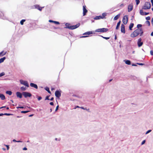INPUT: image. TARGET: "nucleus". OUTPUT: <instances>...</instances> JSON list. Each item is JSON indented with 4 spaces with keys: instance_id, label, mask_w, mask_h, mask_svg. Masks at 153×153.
<instances>
[{
    "instance_id": "nucleus-60",
    "label": "nucleus",
    "mask_w": 153,
    "mask_h": 153,
    "mask_svg": "<svg viewBox=\"0 0 153 153\" xmlns=\"http://www.w3.org/2000/svg\"><path fill=\"white\" fill-rule=\"evenodd\" d=\"M54 100V98L53 97H52L49 100L51 101H53Z\"/></svg>"
},
{
    "instance_id": "nucleus-19",
    "label": "nucleus",
    "mask_w": 153,
    "mask_h": 153,
    "mask_svg": "<svg viewBox=\"0 0 153 153\" xmlns=\"http://www.w3.org/2000/svg\"><path fill=\"white\" fill-rule=\"evenodd\" d=\"M71 24L68 23H66L65 24V28H68L70 29V28Z\"/></svg>"
},
{
    "instance_id": "nucleus-44",
    "label": "nucleus",
    "mask_w": 153,
    "mask_h": 153,
    "mask_svg": "<svg viewBox=\"0 0 153 153\" xmlns=\"http://www.w3.org/2000/svg\"><path fill=\"white\" fill-rule=\"evenodd\" d=\"M54 23L55 24H56V25H59V24H60L59 22L56 21H54Z\"/></svg>"
},
{
    "instance_id": "nucleus-45",
    "label": "nucleus",
    "mask_w": 153,
    "mask_h": 153,
    "mask_svg": "<svg viewBox=\"0 0 153 153\" xmlns=\"http://www.w3.org/2000/svg\"><path fill=\"white\" fill-rule=\"evenodd\" d=\"M4 145L6 147H7V150H8L10 148V147H9V145H5V144H4Z\"/></svg>"
},
{
    "instance_id": "nucleus-42",
    "label": "nucleus",
    "mask_w": 153,
    "mask_h": 153,
    "mask_svg": "<svg viewBox=\"0 0 153 153\" xmlns=\"http://www.w3.org/2000/svg\"><path fill=\"white\" fill-rule=\"evenodd\" d=\"M135 1L136 2V4L137 5H138L140 2V1L139 0H135Z\"/></svg>"
},
{
    "instance_id": "nucleus-12",
    "label": "nucleus",
    "mask_w": 153,
    "mask_h": 153,
    "mask_svg": "<svg viewBox=\"0 0 153 153\" xmlns=\"http://www.w3.org/2000/svg\"><path fill=\"white\" fill-rule=\"evenodd\" d=\"M121 31L122 33H125V26L123 24L121 25Z\"/></svg>"
},
{
    "instance_id": "nucleus-17",
    "label": "nucleus",
    "mask_w": 153,
    "mask_h": 153,
    "mask_svg": "<svg viewBox=\"0 0 153 153\" xmlns=\"http://www.w3.org/2000/svg\"><path fill=\"white\" fill-rule=\"evenodd\" d=\"M94 33V31H89L86 32L83 34V35H89L91 34Z\"/></svg>"
},
{
    "instance_id": "nucleus-24",
    "label": "nucleus",
    "mask_w": 153,
    "mask_h": 153,
    "mask_svg": "<svg viewBox=\"0 0 153 153\" xmlns=\"http://www.w3.org/2000/svg\"><path fill=\"white\" fill-rule=\"evenodd\" d=\"M94 19L95 20H98L100 19H102V16H97L95 17L94 18Z\"/></svg>"
},
{
    "instance_id": "nucleus-6",
    "label": "nucleus",
    "mask_w": 153,
    "mask_h": 153,
    "mask_svg": "<svg viewBox=\"0 0 153 153\" xmlns=\"http://www.w3.org/2000/svg\"><path fill=\"white\" fill-rule=\"evenodd\" d=\"M128 20V15H125L123 17L122 21L124 25H126L127 24Z\"/></svg>"
},
{
    "instance_id": "nucleus-54",
    "label": "nucleus",
    "mask_w": 153,
    "mask_h": 153,
    "mask_svg": "<svg viewBox=\"0 0 153 153\" xmlns=\"http://www.w3.org/2000/svg\"><path fill=\"white\" fill-rule=\"evenodd\" d=\"M48 21L49 22H51V23H54V21L52 20H49Z\"/></svg>"
},
{
    "instance_id": "nucleus-61",
    "label": "nucleus",
    "mask_w": 153,
    "mask_h": 153,
    "mask_svg": "<svg viewBox=\"0 0 153 153\" xmlns=\"http://www.w3.org/2000/svg\"><path fill=\"white\" fill-rule=\"evenodd\" d=\"M3 115H4V114L0 113V116H2Z\"/></svg>"
},
{
    "instance_id": "nucleus-40",
    "label": "nucleus",
    "mask_w": 153,
    "mask_h": 153,
    "mask_svg": "<svg viewBox=\"0 0 153 153\" xmlns=\"http://www.w3.org/2000/svg\"><path fill=\"white\" fill-rule=\"evenodd\" d=\"M50 96V95H48V96H47L46 97H45V100H50V99H49V97Z\"/></svg>"
},
{
    "instance_id": "nucleus-51",
    "label": "nucleus",
    "mask_w": 153,
    "mask_h": 153,
    "mask_svg": "<svg viewBox=\"0 0 153 153\" xmlns=\"http://www.w3.org/2000/svg\"><path fill=\"white\" fill-rule=\"evenodd\" d=\"M80 108H81L83 110H87L86 108H84V107H82V106L80 107Z\"/></svg>"
},
{
    "instance_id": "nucleus-15",
    "label": "nucleus",
    "mask_w": 153,
    "mask_h": 153,
    "mask_svg": "<svg viewBox=\"0 0 153 153\" xmlns=\"http://www.w3.org/2000/svg\"><path fill=\"white\" fill-rule=\"evenodd\" d=\"M133 5L132 4H130L128 5V12H131L133 9Z\"/></svg>"
},
{
    "instance_id": "nucleus-53",
    "label": "nucleus",
    "mask_w": 153,
    "mask_h": 153,
    "mask_svg": "<svg viewBox=\"0 0 153 153\" xmlns=\"http://www.w3.org/2000/svg\"><path fill=\"white\" fill-rule=\"evenodd\" d=\"M137 63H136V64L132 63V66H137Z\"/></svg>"
},
{
    "instance_id": "nucleus-29",
    "label": "nucleus",
    "mask_w": 153,
    "mask_h": 153,
    "mask_svg": "<svg viewBox=\"0 0 153 153\" xmlns=\"http://www.w3.org/2000/svg\"><path fill=\"white\" fill-rule=\"evenodd\" d=\"M6 59L5 57H4L0 59V63H1L4 62V61Z\"/></svg>"
},
{
    "instance_id": "nucleus-48",
    "label": "nucleus",
    "mask_w": 153,
    "mask_h": 153,
    "mask_svg": "<svg viewBox=\"0 0 153 153\" xmlns=\"http://www.w3.org/2000/svg\"><path fill=\"white\" fill-rule=\"evenodd\" d=\"M59 108V105H58L56 106V109L55 110V112H56L58 110V109Z\"/></svg>"
},
{
    "instance_id": "nucleus-7",
    "label": "nucleus",
    "mask_w": 153,
    "mask_h": 153,
    "mask_svg": "<svg viewBox=\"0 0 153 153\" xmlns=\"http://www.w3.org/2000/svg\"><path fill=\"white\" fill-rule=\"evenodd\" d=\"M55 96L58 98H59L61 96V91L60 90H56L55 93Z\"/></svg>"
},
{
    "instance_id": "nucleus-35",
    "label": "nucleus",
    "mask_w": 153,
    "mask_h": 153,
    "mask_svg": "<svg viewBox=\"0 0 153 153\" xmlns=\"http://www.w3.org/2000/svg\"><path fill=\"white\" fill-rule=\"evenodd\" d=\"M100 36L101 37H102L103 39H105L106 40H108V39H110V37H104L103 36H101V35Z\"/></svg>"
},
{
    "instance_id": "nucleus-31",
    "label": "nucleus",
    "mask_w": 153,
    "mask_h": 153,
    "mask_svg": "<svg viewBox=\"0 0 153 153\" xmlns=\"http://www.w3.org/2000/svg\"><path fill=\"white\" fill-rule=\"evenodd\" d=\"M140 30H141V31H140V36H142L143 35L144 32H143V30L142 28H140Z\"/></svg>"
},
{
    "instance_id": "nucleus-8",
    "label": "nucleus",
    "mask_w": 153,
    "mask_h": 153,
    "mask_svg": "<svg viewBox=\"0 0 153 153\" xmlns=\"http://www.w3.org/2000/svg\"><path fill=\"white\" fill-rule=\"evenodd\" d=\"M80 25V23H78L75 25H71L70 29L71 30L75 29L79 27Z\"/></svg>"
},
{
    "instance_id": "nucleus-50",
    "label": "nucleus",
    "mask_w": 153,
    "mask_h": 153,
    "mask_svg": "<svg viewBox=\"0 0 153 153\" xmlns=\"http://www.w3.org/2000/svg\"><path fill=\"white\" fill-rule=\"evenodd\" d=\"M145 142H146V141L145 140L143 141L141 143V145H143L145 143Z\"/></svg>"
},
{
    "instance_id": "nucleus-25",
    "label": "nucleus",
    "mask_w": 153,
    "mask_h": 153,
    "mask_svg": "<svg viewBox=\"0 0 153 153\" xmlns=\"http://www.w3.org/2000/svg\"><path fill=\"white\" fill-rule=\"evenodd\" d=\"M134 25V23H130L129 26V28L130 30H132V28H133Z\"/></svg>"
},
{
    "instance_id": "nucleus-26",
    "label": "nucleus",
    "mask_w": 153,
    "mask_h": 153,
    "mask_svg": "<svg viewBox=\"0 0 153 153\" xmlns=\"http://www.w3.org/2000/svg\"><path fill=\"white\" fill-rule=\"evenodd\" d=\"M45 89L49 93L51 94V92L49 88L48 87H46L45 88Z\"/></svg>"
},
{
    "instance_id": "nucleus-14",
    "label": "nucleus",
    "mask_w": 153,
    "mask_h": 153,
    "mask_svg": "<svg viewBox=\"0 0 153 153\" xmlns=\"http://www.w3.org/2000/svg\"><path fill=\"white\" fill-rule=\"evenodd\" d=\"M30 86L32 87H33L36 89H37L38 88V87L37 85L34 83H30Z\"/></svg>"
},
{
    "instance_id": "nucleus-32",
    "label": "nucleus",
    "mask_w": 153,
    "mask_h": 153,
    "mask_svg": "<svg viewBox=\"0 0 153 153\" xmlns=\"http://www.w3.org/2000/svg\"><path fill=\"white\" fill-rule=\"evenodd\" d=\"M20 89L21 91H24L26 90V87L22 86L20 88Z\"/></svg>"
},
{
    "instance_id": "nucleus-63",
    "label": "nucleus",
    "mask_w": 153,
    "mask_h": 153,
    "mask_svg": "<svg viewBox=\"0 0 153 153\" xmlns=\"http://www.w3.org/2000/svg\"><path fill=\"white\" fill-rule=\"evenodd\" d=\"M6 107V106H3L0 107V109Z\"/></svg>"
},
{
    "instance_id": "nucleus-59",
    "label": "nucleus",
    "mask_w": 153,
    "mask_h": 153,
    "mask_svg": "<svg viewBox=\"0 0 153 153\" xmlns=\"http://www.w3.org/2000/svg\"><path fill=\"white\" fill-rule=\"evenodd\" d=\"M124 5L123 4H121L120 5V7H124Z\"/></svg>"
},
{
    "instance_id": "nucleus-64",
    "label": "nucleus",
    "mask_w": 153,
    "mask_h": 153,
    "mask_svg": "<svg viewBox=\"0 0 153 153\" xmlns=\"http://www.w3.org/2000/svg\"><path fill=\"white\" fill-rule=\"evenodd\" d=\"M151 36H153V31L151 33Z\"/></svg>"
},
{
    "instance_id": "nucleus-1",
    "label": "nucleus",
    "mask_w": 153,
    "mask_h": 153,
    "mask_svg": "<svg viewBox=\"0 0 153 153\" xmlns=\"http://www.w3.org/2000/svg\"><path fill=\"white\" fill-rule=\"evenodd\" d=\"M140 31L141 30H140V28L137 29L131 34V36L132 38L136 37L140 34Z\"/></svg>"
},
{
    "instance_id": "nucleus-43",
    "label": "nucleus",
    "mask_w": 153,
    "mask_h": 153,
    "mask_svg": "<svg viewBox=\"0 0 153 153\" xmlns=\"http://www.w3.org/2000/svg\"><path fill=\"white\" fill-rule=\"evenodd\" d=\"M146 23L149 26L150 25V22L149 21H146Z\"/></svg>"
},
{
    "instance_id": "nucleus-5",
    "label": "nucleus",
    "mask_w": 153,
    "mask_h": 153,
    "mask_svg": "<svg viewBox=\"0 0 153 153\" xmlns=\"http://www.w3.org/2000/svg\"><path fill=\"white\" fill-rule=\"evenodd\" d=\"M20 82L21 84L24 85L27 87H29V85L27 81L20 79Z\"/></svg>"
},
{
    "instance_id": "nucleus-23",
    "label": "nucleus",
    "mask_w": 153,
    "mask_h": 153,
    "mask_svg": "<svg viewBox=\"0 0 153 153\" xmlns=\"http://www.w3.org/2000/svg\"><path fill=\"white\" fill-rule=\"evenodd\" d=\"M120 13L118 14V15L116 16L114 18V20H116L118 19L120 17Z\"/></svg>"
},
{
    "instance_id": "nucleus-27",
    "label": "nucleus",
    "mask_w": 153,
    "mask_h": 153,
    "mask_svg": "<svg viewBox=\"0 0 153 153\" xmlns=\"http://www.w3.org/2000/svg\"><path fill=\"white\" fill-rule=\"evenodd\" d=\"M107 15V13H104L102 14V16H102V19H103L105 18H106L105 16Z\"/></svg>"
},
{
    "instance_id": "nucleus-21",
    "label": "nucleus",
    "mask_w": 153,
    "mask_h": 153,
    "mask_svg": "<svg viewBox=\"0 0 153 153\" xmlns=\"http://www.w3.org/2000/svg\"><path fill=\"white\" fill-rule=\"evenodd\" d=\"M121 22V21L120 20L119 21L118 23H117L116 27V30H118L119 28V27L120 26V23Z\"/></svg>"
},
{
    "instance_id": "nucleus-55",
    "label": "nucleus",
    "mask_w": 153,
    "mask_h": 153,
    "mask_svg": "<svg viewBox=\"0 0 153 153\" xmlns=\"http://www.w3.org/2000/svg\"><path fill=\"white\" fill-rule=\"evenodd\" d=\"M150 54L151 55L153 56V51L151 50L150 51Z\"/></svg>"
},
{
    "instance_id": "nucleus-57",
    "label": "nucleus",
    "mask_w": 153,
    "mask_h": 153,
    "mask_svg": "<svg viewBox=\"0 0 153 153\" xmlns=\"http://www.w3.org/2000/svg\"><path fill=\"white\" fill-rule=\"evenodd\" d=\"M19 108H22V109L24 108V109H25V108H26L25 107H24L23 106H19Z\"/></svg>"
},
{
    "instance_id": "nucleus-49",
    "label": "nucleus",
    "mask_w": 153,
    "mask_h": 153,
    "mask_svg": "<svg viewBox=\"0 0 153 153\" xmlns=\"http://www.w3.org/2000/svg\"><path fill=\"white\" fill-rule=\"evenodd\" d=\"M35 8V5L32 6L30 7V9H33Z\"/></svg>"
},
{
    "instance_id": "nucleus-9",
    "label": "nucleus",
    "mask_w": 153,
    "mask_h": 153,
    "mask_svg": "<svg viewBox=\"0 0 153 153\" xmlns=\"http://www.w3.org/2000/svg\"><path fill=\"white\" fill-rule=\"evenodd\" d=\"M137 44L139 47H141L143 44V42H142V39L141 38H140L138 40Z\"/></svg>"
},
{
    "instance_id": "nucleus-13",
    "label": "nucleus",
    "mask_w": 153,
    "mask_h": 153,
    "mask_svg": "<svg viewBox=\"0 0 153 153\" xmlns=\"http://www.w3.org/2000/svg\"><path fill=\"white\" fill-rule=\"evenodd\" d=\"M140 13L141 15H143V16L144 15H147L149 14V12H145L144 13L143 10L142 9H141L140 10Z\"/></svg>"
},
{
    "instance_id": "nucleus-37",
    "label": "nucleus",
    "mask_w": 153,
    "mask_h": 153,
    "mask_svg": "<svg viewBox=\"0 0 153 153\" xmlns=\"http://www.w3.org/2000/svg\"><path fill=\"white\" fill-rule=\"evenodd\" d=\"M142 26V25L140 24H138L137 25V29L140 28V27H141Z\"/></svg>"
},
{
    "instance_id": "nucleus-36",
    "label": "nucleus",
    "mask_w": 153,
    "mask_h": 153,
    "mask_svg": "<svg viewBox=\"0 0 153 153\" xmlns=\"http://www.w3.org/2000/svg\"><path fill=\"white\" fill-rule=\"evenodd\" d=\"M37 98L39 101L42 98V97L41 96H37Z\"/></svg>"
},
{
    "instance_id": "nucleus-11",
    "label": "nucleus",
    "mask_w": 153,
    "mask_h": 153,
    "mask_svg": "<svg viewBox=\"0 0 153 153\" xmlns=\"http://www.w3.org/2000/svg\"><path fill=\"white\" fill-rule=\"evenodd\" d=\"M16 95L17 97L19 98H22V93H21L20 92L17 91L16 93Z\"/></svg>"
},
{
    "instance_id": "nucleus-20",
    "label": "nucleus",
    "mask_w": 153,
    "mask_h": 153,
    "mask_svg": "<svg viewBox=\"0 0 153 153\" xmlns=\"http://www.w3.org/2000/svg\"><path fill=\"white\" fill-rule=\"evenodd\" d=\"M124 61L126 64L128 65H130L131 64V61L129 60H125Z\"/></svg>"
},
{
    "instance_id": "nucleus-2",
    "label": "nucleus",
    "mask_w": 153,
    "mask_h": 153,
    "mask_svg": "<svg viewBox=\"0 0 153 153\" xmlns=\"http://www.w3.org/2000/svg\"><path fill=\"white\" fill-rule=\"evenodd\" d=\"M151 7V3L149 2H146L145 3L144 6L142 7V9L144 10L149 9Z\"/></svg>"
},
{
    "instance_id": "nucleus-18",
    "label": "nucleus",
    "mask_w": 153,
    "mask_h": 153,
    "mask_svg": "<svg viewBox=\"0 0 153 153\" xmlns=\"http://www.w3.org/2000/svg\"><path fill=\"white\" fill-rule=\"evenodd\" d=\"M0 18L3 19H6V17L4 16V14L1 12L0 13Z\"/></svg>"
},
{
    "instance_id": "nucleus-34",
    "label": "nucleus",
    "mask_w": 153,
    "mask_h": 153,
    "mask_svg": "<svg viewBox=\"0 0 153 153\" xmlns=\"http://www.w3.org/2000/svg\"><path fill=\"white\" fill-rule=\"evenodd\" d=\"M25 21L26 20L24 19H23L21 20L20 22V23L21 25H23L24 24V22H25Z\"/></svg>"
},
{
    "instance_id": "nucleus-41",
    "label": "nucleus",
    "mask_w": 153,
    "mask_h": 153,
    "mask_svg": "<svg viewBox=\"0 0 153 153\" xmlns=\"http://www.w3.org/2000/svg\"><path fill=\"white\" fill-rule=\"evenodd\" d=\"M152 131V130L151 129L149 130H148L146 133L145 134H148V133Z\"/></svg>"
},
{
    "instance_id": "nucleus-46",
    "label": "nucleus",
    "mask_w": 153,
    "mask_h": 153,
    "mask_svg": "<svg viewBox=\"0 0 153 153\" xmlns=\"http://www.w3.org/2000/svg\"><path fill=\"white\" fill-rule=\"evenodd\" d=\"M146 19L147 20V21H148L149 20H150V16H148V17H147L146 18Z\"/></svg>"
},
{
    "instance_id": "nucleus-56",
    "label": "nucleus",
    "mask_w": 153,
    "mask_h": 153,
    "mask_svg": "<svg viewBox=\"0 0 153 153\" xmlns=\"http://www.w3.org/2000/svg\"><path fill=\"white\" fill-rule=\"evenodd\" d=\"M49 104L51 105H54V103L53 102H51Z\"/></svg>"
},
{
    "instance_id": "nucleus-28",
    "label": "nucleus",
    "mask_w": 153,
    "mask_h": 153,
    "mask_svg": "<svg viewBox=\"0 0 153 153\" xmlns=\"http://www.w3.org/2000/svg\"><path fill=\"white\" fill-rule=\"evenodd\" d=\"M4 51H2L1 52H0V56H3L5 55L7 53V52H5L4 53Z\"/></svg>"
},
{
    "instance_id": "nucleus-62",
    "label": "nucleus",
    "mask_w": 153,
    "mask_h": 153,
    "mask_svg": "<svg viewBox=\"0 0 153 153\" xmlns=\"http://www.w3.org/2000/svg\"><path fill=\"white\" fill-rule=\"evenodd\" d=\"M151 22L152 23V25L153 26V17L152 19V20H151Z\"/></svg>"
},
{
    "instance_id": "nucleus-38",
    "label": "nucleus",
    "mask_w": 153,
    "mask_h": 153,
    "mask_svg": "<svg viewBox=\"0 0 153 153\" xmlns=\"http://www.w3.org/2000/svg\"><path fill=\"white\" fill-rule=\"evenodd\" d=\"M4 115L9 116L13 115V114L10 113H5L4 114Z\"/></svg>"
},
{
    "instance_id": "nucleus-58",
    "label": "nucleus",
    "mask_w": 153,
    "mask_h": 153,
    "mask_svg": "<svg viewBox=\"0 0 153 153\" xmlns=\"http://www.w3.org/2000/svg\"><path fill=\"white\" fill-rule=\"evenodd\" d=\"M23 150H27V148L26 147H25L24 148H23Z\"/></svg>"
},
{
    "instance_id": "nucleus-16",
    "label": "nucleus",
    "mask_w": 153,
    "mask_h": 153,
    "mask_svg": "<svg viewBox=\"0 0 153 153\" xmlns=\"http://www.w3.org/2000/svg\"><path fill=\"white\" fill-rule=\"evenodd\" d=\"M44 7H40L39 5L38 4H36L35 5V8L38 9L40 11H41L42 10V8H44Z\"/></svg>"
},
{
    "instance_id": "nucleus-30",
    "label": "nucleus",
    "mask_w": 153,
    "mask_h": 153,
    "mask_svg": "<svg viewBox=\"0 0 153 153\" xmlns=\"http://www.w3.org/2000/svg\"><path fill=\"white\" fill-rule=\"evenodd\" d=\"M6 93L9 95H11L12 94V92L10 91H7L6 92Z\"/></svg>"
},
{
    "instance_id": "nucleus-10",
    "label": "nucleus",
    "mask_w": 153,
    "mask_h": 153,
    "mask_svg": "<svg viewBox=\"0 0 153 153\" xmlns=\"http://www.w3.org/2000/svg\"><path fill=\"white\" fill-rule=\"evenodd\" d=\"M83 16H85L86 15L88 12V10L86 8L85 6V5L83 6Z\"/></svg>"
},
{
    "instance_id": "nucleus-39",
    "label": "nucleus",
    "mask_w": 153,
    "mask_h": 153,
    "mask_svg": "<svg viewBox=\"0 0 153 153\" xmlns=\"http://www.w3.org/2000/svg\"><path fill=\"white\" fill-rule=\"evenodd\" d=\"M5 75V73L4 72H2L1 73H0V77H1Z\"/></svg>"
},
{
    "instance_id": "nucleus-33",
    "label": "nucleus",
    "mask_w": 153,
    "mask_h": 153,
    "mask_svg": "<svg viewBox=\"0 0 153 153\" xmlns=\"http://www.w3.org/2000/svg\"><path fill=\"white\" fill-rule=\"evenodd\" d=\"M30 111L29 110L23 111H22L21 112V113L26 114L28 112H29Z\"/></svg>"
},
{
    "instance_id": "nucleus-22",
    "label": "nucleus",
    "mask_w": 153,
    "mask_h": 153,
    "mask_svg": "<svg viewBox=\"0 0 153 153\" xmlns=\"http://www.w3.org/2000/svg\"><path fill=\"white\" fill-rule=\"evenodd\" d=\"M0 98L2 100H5L6 98L5 96L2 94H0Z\"/></svg>"
},
{
    "instance_id": "nucleus-47",
    "label": "nucleus",
    "mask_w": 153,
    "mask_h": 153,
    "mask_svg": "<svg viewBox=\"0 0 153 153\" xmlns=\"http://www.w3.org/2000/svg\"><path fill=\"white\" fill-rule=\"evenodd\" d=\"M137 64L138 65H145L143 63H137Z\"/></svg>"
},
{
    "instance_id": "nucleus-4",
    "label": "nucleus",
    "mask_w": 153,
    "mask_h": 153,
    "mask_svg": "<svg viewBox=\"0 0 153 153\" xmlns=\"http://www.w3.org/2000/svg\"><path fill=\"white\" fill-rule=\"evenodd\" d=\"M22 94L25 98H27V97H30L32 95L31 93L27 92H22Z\"/></svg>"
},
{
    "instance_id": "nucleus-52",
    "label": "nucleus",
    "mask_w": 153,
    "mask_h": 153,
    "mask_svg": "<svg viewBox=\"0 0 153 153\" xmlns=\"http://www.w3.org/2000/svg\"><path fill=\"white\" fill-rule=\"evenodd\" d=\"M88 37V36H87V35H86V36H82L81 37H80V38H85V37Z\"/></svg>"
},
{
    "instance_id": "nucleus-3",
    "label": "nucleus",
    "mask_w": 153,
    "mask_h": 153,
    "mask_svg": "<svg viewBox=\"0 0 153 153\" xmlns=\"http://www.w3.org/2000/svg\"><path fill=\"white\" fill-rule=\"evenodd\" d=\"M108 29L107 28H99L97 29L94 31V32L104 33L106 32L108 30Z\"/></svg>"
}]
</instances>
